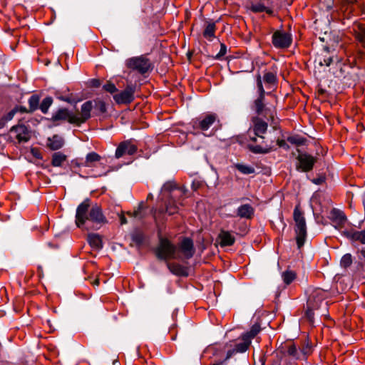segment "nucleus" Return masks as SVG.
<instances>
[{"label": "nucleus", "instance_id": "f257e3e1", "mask_svg": "<svg viewBox=\"0 0 365 365\" xmlns=\"http://www.w3.org/2000/svg\"><path fill=\"white\" fill-rule=\"evenodd\" d=\"M252 123L245 135L249 150L255 154H267L275 150L273 143H268L264 135L268 128L267 123L261 118L252 117Z\"/></svg>", "mask_w": 365, "mask_h": 365}, {"label": "nucleus", "instance_id": "f03ea898", "mask_svg": "<svg viewBox=\"0 0 365 365\" xmlns=\"http://www.w3.org/2000/svg\"><path fill=\"white\" fill-rule=\"evenodd\" d=\"M102 225L107 222L101 207L95 204L91 206V200L85 199L78 207L76 212V225L81 229H88V222Z\"/></svg>", "mask_w": 365, "mask_h": 365}, {"label": "nucleus", "instance_id": "7ed1b4c3", "mask_svg": "<svg viewBox=\"0 0 365 365\" xmlns=\"http://www.w3.org/2000/svg\"><path fill=\"white\" fill-rule=\"evenodd\" d=\"M93 108V102L88 101L81 106V111L78 113L70 112L67 108H59L53 114L51 120L53 122L67 121L71 124L80 126L91 117Z\"/></svg>", "mask_w": 365, "mask_h": 365}, {"label": "nucleus", "instance_id": "20e7f679", "mask_svg": "<svg viewBox=\"0 0 365 365\" xmlns=\"http://www.w3.org/2000/svg\"><path fill=\"white\" fill-rule=\"evenodd\" d=\"M257 86L258 96L253 101L251 108L257 114L256 117L260 118V116H262L267 121L274 122L276 115V108L274 106L269 105L266 101V92L263 88L260 75H258L257 78Z\"/></svg>", "mask_w": 365, "mask_h": 365}, {"label": "nucleus", "instance_id": "39448f33", "mask_svg": "<svg viewBox=\"0 0 365 365\" xmlns=\"http://www.w3.org/2000/svg\"><path fill=\"white\" fill-rule=\"evenodd\" d=\"M154 252L158 259L166 263L170 259H178L177 247L165 237H160L159 244Z\"/></svg>", "mask_w": 365, "mask_h": 365}, {"label": "nucleus", "instance_id": "423d86ee", "mask_svg": "<svg viewBox=\"0 0 365 365\" xmlns=\"http://www.w3.org/2000/svg\"><path fill=\"white\" fill-rule=\"evenodd\" d=\"M325 297L324 291L319 288L314 289L309 293L307 301L305 316L310 322L314 321V311L319 309Z\"/></svg>", "mask_w": 365, "mask_h": 365}, {"label": "nucleus", "instance_id": "0eeeda50", "mask_svg": "<svg viewBox=\"0 0 365 365\" xmlns=\"http://www.w3.org/2000/svg\"><path fill=\"white\" fill-rule=\"evenodd\" d=\"M295 222L294 231L296 233V242L298 249H301L304 245L307 237V226L304 213L299 206H296L293 212Z\"/></svg>", "mask_w": 365, "mask_h": 365}, {"label": "nucleus", "instance_id": "6e6552de", "mask_svg": "<svg viewBox=\"0 0 365 365\" xmlns=\"http://www.w3.org/2000/svg\"><path fill=\"white\" fill-rule=\"evenodd\" d=\"M128 68L135 71L141 75L150 72L153 68V64L146 55H140L130 58L125 62Z\"/></svg>", "mask_w": 365, "mask_h": 365}, {"label": "nucleus", "instance_id": "1a4fd4ad", "mask_svg": "<svg viewBox=\"0 0 365 365\" xmlns=\"http://www.w3.org/2000/svg\"><path fill=\"white\" fill-rule=\"evenodd\" d=\"M102 157L96 152L88 153L86 155L85 160L76 158L71 161L73 168H80L81 167L94 168L101 162Z\"/></svg>", "mask_w": 365, "mask_h": 365}, {"label": "nucleus", "instance_id": "9d476101", "mask_svg": "<svg viewBox=\"0 0 365 365\" xmlns=\"http://www.w3.org/2000/svg\"><path fill=\"white\" fill-rule=\"evenodd\" d=\"M168 200L165 202V208L152 209L153 213V217L156 222H158L161 215L165 213H168L169 215H173L178 212L179 207L176 201L174 200L172 195L168 196Z\"/></svg>", "mask_w": 365, "mask_h": 365}, {"label": "nucleus", "instance_id": "9b49d317", "mask_svg": "<svg viewBox=\"0 0 365 365\" xmlns=\"http://www.w3.org/2000/svg\"><path fill=\"white\" fill-rule=\"evenodd\" d=\"M334 61L339 62V58L337 57L335 50H330L327 46L324 47L315 58V63L321 66H329Z\"/></svg>", "mask_w": 365, "mask_h": 365}, {"label": "nucleus", "instance_id": "f8f14e48", "mask_svg": "<svg viewBox=\"0 0 365 365\" xmlns=\"http://www.w3.org/2000/svg\"><path fill=\"white\" fill-rule=\"evenodd\" d=\"M135 86L128 84L123 91L113 95V99L117 104L128 105L135 99Z\"/></svg>", "mask_w": 365, "mask_h": 365}, {"label": "nucleus", "instance_id": "ddd939ff", "mask_svg": "<svg viewBox=\"0 0 365 365\" xmlns=\"http://www.w3.org/2000/svg\"><path fill=\"white\" fill-rule=\"evenodd\" d=\"M272 39L273 46L277 48H287L292 42V35L282 31H276Z\"/></svg>", "mask_w": 365, "mask_h": 365}, {"label": "nucleus", "instance_id": "4468645a", "mask_svg": "<svg viewBox=\"0 0 365 365\" xmlns=\"http://www.w3.org/2000/svg\"><path fill=\"white\" fill-rule=\"evenodd\" d=\"M241 339L242 341L240 342L230 341L227 343L229 346L227 350V354L225 355V360H228L237 354L244 353L249 349L251 344L248 340H245L242 336Z\"/></svg>", "mask_w": 365, "mask_h": 365}, {"label": "nucleus", "instance_id": "2eb2a0df", "mask_svg": "<svg viewBox=\"0 0 365 365\" xmlns=\"http://www.w3.org/2000/svg\"><path fill=\"white\" fill-rule=\"evenodd\" d=\"M137 150L138 145L133 139L124 140L118 145L115 150V157L118 159L124 155H133L136 153Z\"/></svg>", "mask_w": 365, "mask_h": 365}, {"label": "nucleus", "instance_id": "dca6fc26", "mask_svg": "<svg viewBox=\"0 0 365 365\" xmlns=\"http://www.w3.org/2000/svg\"><path fill=\"white\" fill-rule=\"evenodd\" d=\"M297 160L299 162L298 165H297V170L307 173L313 169L317 159V158L304 153L299 154L297 157Z\"/></svg>", "mask_w": 365, "mask_h": 365}, {"label": "nucleus", "instance_id": "f3484780", "mask_svg": "<svg viewBox=\"0 0 365 365\" xmlns=\"http://www.w3.org/2000/svg\"><path fill=\"white\" fill-rule=\"evenodd\" d=\"M217 115L215 113H207L205 115L193 120L192 127L194 129H200L202 131L207 130L211 125L217 120Z\"/></svg>", "mask_w": 365, "mask_h": 365}, {"label": "nucleus", "instance_id": "a211bd4d", "mask_svg": "<svg viewBox=\"0 0 365 365\" xmlns=\"http://www.w3.org/2000/svg\"><path fill=\"white\" fill-rule=\"evenodd\" d=\"M228 344H215L211 346H209L206 352L212 355V357H215L214 360H217L219 359H223L225 356V353L227 354V350L228 348Z\"/></svg>", "mask_w": 365, "mask_h": 365}, {"label": "nucleus", "instance_id": "6ab92c4d", "mask_svg": "<svg viewBox=\"0 0 365 365\" xmlns=\"http://www.w3.org/2000/svg\"><path fill=\"white\" fill-rule=\"evenodd\" d=\"M342 235L353 242H359L361 245H365V230L361 231L355 230H344L342 232Z\"/></svg>", "mask_w": 365, "mask_h": 365}, {"label": "nucleus", "instance_id": "aec40b11", "mask_svg": "<svg viewBox=\"0 0 365 365\" xmlns=\"http://www.w3.org/2000/svg\"><path fill=\"white\" fill-rule=\"evenodd\" d=\"M166 266L169 271L176 276L187 277L189 274L188 269L179 263L167 262Z\"/></svg>", "mask_w": 365, "mask_h": 365}, {"label": "nucleus", "instance_id": "412c9836", "mask_svg": "<svg viewBox=\"0 0 365 365\" xmlns=\"http://www.w3.org/2000/svg\"><path fill=\"white\" fill-rule=\"evenodd\" d=\"M180 250L186 259H190L195 254L193 241L189 237L182 240L180 244Z\"/></svg>", "mask_w": 365, "mask_h": 365}, {"label": "nucleus", "instance_id": "4be33fe9", "mask_svg": "<svg viewBox=\"0 0 365 365\" xmlns=\"http://www.w3.org/2000/svg\"><path fill=\"white\" fill-rule=\"evenodd\" d=\"M286 350V353L289 356H291L292 359L295 360H302V357L301 356V353L299 350L297 349L296 345L294 343H288L282 346L280 349V351L282 353V349Z\"/></svg>", "mask_w": 365, "mask_h": 365}, {"label": "nucleus", "instance_id": "5701e85b", "mask_svg": "<svg viewBox=\"0 0 365 365\" xmlns=\"http://www.w3.org/2000/svg\"><path fill=\"white\" fill-rule=\"evenodd\" d=\"M254 213L255 210L250 204L242 205L237 210V215L241 218L251 219Z\"/></svg>", "mask_w": 365, "mask_h": 365}, {"label": "nucleus", "instance_id": "b1692460", "mask_svg": "<svg viewBox=\"0 0 365 365\" xmlns=\"http://www.w3.org/2000/svg\"><path fill=\"white\" fill-rule=\"evenodd\" d=\"M87 242L95 250H100L103 248V241L98 234L91 233L87 236Z\"/></svg>", "mask_w": 365, "mask_h": 365}, {"label": "nucleus", "instance_id": "393cba45", "mask_svg": "<svg viewBox=\"0 0 365 365\" xmlns=\"http://www.w3.org/2000/svg\"><path fill=\"white\" fill-rule=\"evenodd\" d=\"M218 237L220 240V245L221 247L232 246L235 242V237L228 231L222 230Z\"/></svg>", "mask_w": 365, "mask_h": 365}, {"label": "nucleus", "instance_id": "a878e982", "mask_svg": "<svg viewBox=\"0 0 365 365\" xmlns=\"http://www.w3.org/2000/svg\"><path fill=\"white\" fill-rule=\"evenodd\" d=\"M216 25L214 22H208L204 29L203 36L210 41L215 38Z\"/></svg>", "mask_w": 365, "mask_h": 365}, {"label": "nucleus", "instance_id": "bb28decb", "mask_svg": "<svg viewBox=\"0 0 365 365\" xmlns=\"http://www.w3.org/2000/svg\"><path fill=\"white\" fill-rule=\"evenodd\" d=\"M277 69L273 68L272 71L266 72L263 76L264 82L269 86H275L277 83Z\"/></svg>", "mask_w": 365, "mask_h": 365}, {"label": "nucleus", "instance_id": "cd10ccee", "mask_svg": "<svg viewBox=\"0 0 365 365\" xmlns=\"http://www.w3.org/2000/svg\"><path fill=\"white\" fill-rule=\"evenodd\" d=\"M63 139L57 135H54L51 138H48V148L52 150H56L61 148L63 145Z\"/></svg>", "mask_w": 365, "mask_h": 365}, {"label": "nucleus", "instance_id": "c85d7f7f", "mask_svg": "<svg viewBox=\"0 0 365 365\" xmlns=\"http://www.w3.org/2000/svg\"><path fill=\"white\" fill-rule=\"evenodd\" d=\"M331 215V220L333 222H339L341 224H345L347 220L344 212L339 209H332Z\"/></svg>", "mask_w": 365, "mask_h": 365}, {"label": "nucleus", "instance_id": "c756f323", "mask_svg": "<svg viewBox=\"0 0 365 365\" xmlns=\"http://www.w3.org/2000/svg\"><path fill=\"white\" fill-rule=\"evenodd\" d=\"M250 9L254 13L266 12L269 15L273 14V10L272 9L265 6L264 4L261 2L252 4Z\"/></svg>", "mask_w": 365, "mask_h": 365}, {"label": "nucleus", "instance_id": "7c9ffc66", "mask_svg": "<svg viewBox=\"0 0 365 365\" xmlns=\"http://www.w3.org/2000/svg\"><path fill=\"white\" fill-rule=\"evenodd\" d=\"M178 190L180 192V195H184V192L182 191L178 187L176 182L173 180H170L164 183L161 188L162 194H165V192L170 193L171 192Z\"/></svg>", "mask_w": 365, "mask_h": 365}, {"label": "nucleus", "instance_id": "2f4dec72", "mask_svg": "<svg viewBox=\"0 0 365 365\" xmlns=\"http://www.w3.org/2000/svg\"><path fill=\"white\" fill-rule=\"evenodd\" d=\"M56 96L61 101L69 103H76L77 101L74 99L73 93H70L68 90L65 91H57Z\"/></svg>", "mask_w": 365, "mask_h": 365}, {"label": "nucleus", "instance_id": "473e14b6", "mask_svg": "<svg viewBox=\"0 0 365 365\" xmlns=\"http://www.w3.org/2000/svg\"><path fill=\"white\" fill-rule=\"evenodd\" d=\"M145 204L143 201H142L138 204V208L136 210H135L133 212H128L127 215L129 217L143 219L145 217L144 210H145Z\"/></svg>", "mask_w": 365, "mask_h": 365}, {"label": "nucleus", "instance_id": "72a5a7b5", "mask_svg": "<svg viewBox=\"0 0 365 365\" xmlns=\"http://www.w3.org/2000/svg\"><path fill=\"white\" fill-rule=\"evenodd\" d=\"M261 331V328L259 324H255L252 326L250 331L244 333L242 336L245 339V340H248V341L251 344V341L254 339L257 334Z\"/></svg>", "mask_w": 365, "mask_h": 365}, {"label": "nucleus", "instance_id": "f704fd0d", "mask_svg": "<svg viewBox=\"0 0 365 365\" xmlns=\"http://www.w3.org/2000/svg\"><path fill=\"white\" fill-rule=\"evenodd\" d=\"M313 351L312 344L309 341H305L299 347V352L302 360H307L308 356H309Z\"/></svg>", "mask_w": 365, "mask_h": 365}, {"label": "nucleus", "instance_id": "c9c22d12", "mask_svg": "<svg viewBox=\"0 0 365 365\" xmlns=\"http://www.w3.org/2000/svg\"><path fill=\"white\" fill-rule=\"evenodd\" d=\"M67 156L61 152L54 153L52 155L51 165L54 167H60L66 160Z\"/></svg>", "mask_w": 365, "mask_h": 365}, {"label": "nucleus", "instance_id": "e433bc0d", "mask_svg": "<svg viewBox=\"0 0 365 365\" xmlns=\"http://www.w3.org/2000/svg\"><path fill=\"white\" fill-rule=\"evenodd\" d=\"M132 242L138 247H140L143 245L145 240V235L143 232L140 230L134 231L131 235Z\"/></svg>", "mask_w": 365, "mask_h": 365}, {"label": "nucleus", "instance_id": "4c0bfd02", "mask_svg": "<svg viewBox=\"0 0 365 365\" xmlns=\"http://www.w3.org/2000/svg\"><path fill=\"white\" fill-rule=\"evenodd\" d=\"M29 112L34 113L39 108L40 96L38 95H32L29 99Z\"/></svg>", "mask_w": 365, "mask_h": 365}, {"label": "nucleus", "instance_id": "58836bf2", "mask_svg": "<svg viewBox=\"0 0 365 365\" xmlns=\"http://www.w3.org/2000/svg\"><path fill=\"white\" fill-rule=\"evenodd\" d=\"M282 278L286 285H289L297 278V274L293 270H286L282 273Z\"/></svg>", "mask_w": 365, "mask_h": 365}, {"label": "nucleus", "instance_id": "ea45409f", "mask_svg": "<svg viewBox=\"0 0 365 365\" xmlns=\"http://www.w3.org/2000/svg\"><path fill=\"white\" fill-rule=\"evenodd\" d=\"M356 38L365 46V27L362 24H358L354 29Z\"/></svg>", "mask_w": 365, "mask_h": 365}, {"label": "nucleus", "instance_id": "a19ab883", "mask_svg": "<svg viewBox=\"0 0 365 365\" xmlns=\"http://www.w3.org/2000/svg\"><path fill=\"white\" fill-rule=\"evenodd\" d=\"M235 168L241 173L245 175H250L255 173V170L252 166L237 163L235 165Z\"/></svg>", "mask_w": 365, "mask_h": 365}, {"label": "nucleus", "instance_id": "79ce46f5", "mask_svg": "<svg viewBox=\"0 0 365 365\" xmlns=\"http://www.w3.org/2000/svg\"><path fill=\"white\" fill-rule=\"evenodd\" d=\"M53 103V98L50 96L46 97L41 104H39V108L41 112L44 114L47 113L49 107Z\"/></svg>", "mask_w": 365, "mask_h": 365}, {"label": "nucleus", "instance_id": "37998d69", "mask_svg": "<svg viewBox=\"0 0 365 365\" xmlns=\"http://www.w3.org/2000/svg\"><path fill=\"white\" fill-rule=\"evenodd\" d=\"M353 259L351 254H345L341 259L340 265L341 267L346 269L352 264Z\"/></svg>", "mask_w": 365, "mask_h": 365}, {"label": "nucleus", "instance_id": "c03bdc74", "mask_svg": "<svg viewBox=\"0 0 365 365\" xmlns=\"http://www.w3.org/2000/svg\"><path fill=\"white\" fill-rule=\"evenodd\" d=\"M287 141L292 145H296L297 146L302 145L305 143L306 139L303 137H300L298 135L289 136L287 138Z\"/></svg>", "mask_w": 365, "mask_h": 365}, {"label": "nucleus", "instance_id": "a18cd8bd", "mask_svg": "<svg viewBox=\"0 0 365 365\" xmlns=\"http://www.w3.org/2000/svg\"><path fill=\"white\" fill-rule=\"evenodd\" d=\"M94 108L96 115L105 113L107 110L106 105L102 101H96Z\"/></svg>", "mask_w": 365, "mask_h": 365}, {"label": "nucleus", "instance_id": "49530a36", "mask_svg": "<svg viewBox=\"0 0 365 365\" xmlns=\"http://www.w3.org/2000/svg\"><path fill=\"white\" fill-rule=\"evenodd\" d=\"M19 128L23 130V133H18L16 135V139L19 143L27 142L29 140V136L27 132H25V130H26V128L24 126H20Z\"/></svg>", "mask_w": 365, "mask_h": 365}, {"label": "nucleus", "instance_id": "de8ad7c7", "mask_svg": "<svg viewBox=\"0 0 365 365\" xmlns=\"http://www.w3.org/2000/svg\"><path fill=\"white\" fill-rule=\"evenodd\" d=\"M16 113V109L13 108L5 116H4L2 118L3 122L0 125V128L4 125L6 122L11 120L14 118V116Z\"/></svg>", "mask_w": 365, "mask_h": 365}, {"label": "nucleus", "instance_id": "09e8293b", "mask_svg": "<svg viewBox=\"0 0 365 365\" xmlns=\"http://www.w3.org/2000/svg\"><path fill=\"white\" fill-rule=\"evenodd\" d=\"M103 88L106 91H107V92H108V93H110L111 94H113V93H115V92L118 91V88H116L115 84L111 83V82H108L107 83L103 85Z\"/></svg>", "mask_w": 365, "mask_h": 365}, {"label": "nucleus", "instance_id": "8fccbe9b", "mask_svg": "<svg viewBox=\"0 0 365 365\" xmlns=\"http://www.w3.org/2000/svg\"><path fill=\"white\" fill-rule=\"evenodd\" d=\"M227 53V46L225 43L220 44V50L219 53L216 55L215 58L217 59L221 58L222 56H224Z\"/></svg>", "mask_w": 365, "mask_h": 365}, {"label": "nucleus", "instance_id": "3c124183", "mask_svg": "<svg viewBox=\"0 0 365 365\" xmlns=\"http://www.w3.org/2000/svg\"><path fill=\"white\" fill-rule=\"evenodd\" d=\"M356 254L358 255L359 259L364 260L365 262V247L357 249Z\"/></svg>", "mask_w": 365, "mask_h": 365}, {"label": "nucleus", "instance_id": "603ef678", "mask_svg": "<svg viewBox=\"0 0 365 365\" xmlns=\"http://www.w3.org/2000/svg\"><path fill=\"white\" fill-rule=\"evenodd\" d=\"M14 108L16 109V113L19 112L21 113H31L30 112H29V108H26L24 106H16Z\"/></svg>", "mask_w": 365, "mask_h": 365}, {"label": "nucleus", "instance_id": "864d4df0", "mask_svg": "<svg viewBox=\"0 0 365 365\" xmlns=\"http://www.w3.org/2000/svg\"><path fill=\"white\" fill-rule=\"evenodd\" d=\"M277 145L279 146V147H281V148H289V146L287 144V143L285 142L284 140H280V139H278L277 140Z\"/></svg>", "mask_w": 365, "mask_h": 365}, {"label": "nucleus", "instance_id": "5fc2aeb1", "mask_svg": "<svg viewBox=\"0 0 365 365\" xmlns=\"http://www.w3.org/2000/svg\"><path fill=\"white\" fill-rule=\"evenodd\" d=\"M225 357L223 359H219L217 360H214V363L212 365H225Z\"/></svg>", "mask_w": 365, "mask_h": 365}, {"label": "nucleus", "instance_id": "6e6d98bb", "mask_svg": "<svg viewBox=\"0 0 365 365\" xmlns=\"http://www.w3.org/2000/svg\"><path fill=\"white\" fill-rule=\"evenodd\" d=\"M91 85L93 87L98 88L101 86V82L98 79H93L91 81Z\"/></svg>", "mask_w": 365, "mask_h": 365}, {"label": "nucleus", "instance_id": "4d7b16f0", "mask_svg": "<svg viewBox=\"0 0 365 365\" xmlns=\"http://www.w3.org/2000/svg\"><path fill=\"white\" fill-rule=\"evenodd\" d=\"M31 153L35 158L41 159V155L37 150L32 149Z\"/></svg>", "mask_w": 365, "mask_h": 365}, {"label": "nucleus", "instance_id": "13d9d810", "mask_svg": "<svg viewBox=\"0 0 365 365\" xmlns=\"http://www.w3.org/2000/svg\"><path fill=\"white\" fill-rule=\"evenodd\" d=\"M119 218H120V222L121 225H125L127 223V219L123 213H121L119 215Z\"/></svg>", "mask_w": 365, "mask_h": 365}, {"label": "nucleus", "instance_id": "bf43d9fd", "mask_svg": "<svg viewBox=\"0 0 365 365\" xmlns=\"http://www.w3.org/2000/svg\"><path fill=\"white\" fill-rule=\"evenodd\" d=\"M334 223H335L334 227L337 230H339L344 226V224H341L339 222H336Z\"/></svg>", "mask_w": 365, "mask_h": 365}, {"label": "nucleus", "instance_id": "052dcab7", "mask_svg": "<svg viewBox=\"0 0 365 365\" xmlns=\"http://www.w3.org/2000/svg\"><path fill=\"white\" fill-rule=\"evenodd\" d=\"M93 286H98L100 284L99 279L97 278L92 282Z\"/></svg>", "mask_w": 365, "mask_h": 365}, {"label": "nucleus", "instance_id": "680f3d73", "mask_svg": "<svg viewBox=\"0 0 365 365\" xmlns=\"http://www.w3.org/2000/svg\"><path fill=\"white\" fill-rule=\"evenodd\" d=\"M153 199V195L151 193H149L147 196V200H151Z\"/></svg>", "mask_w": 365, "mask_h": 365}, {"label": "nucleus", "instance_id": "e2e57ef3", "mask_svg": "<svg viewBox=\"0 0 365 365\" xmlns=\"http://www.w3.org/2000/svg\"><path fill=\"white\" fill-rule=\"evenodd\" d=\"M314 182L315 184H319L320 183V180H314Z\"/></svg>", "mask_w": 365, "mask_h": 365}]
</instances>
